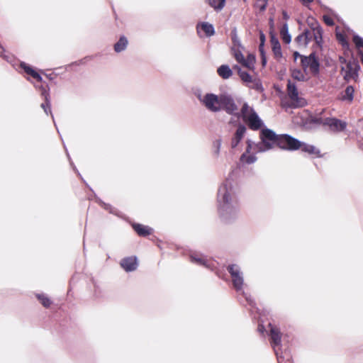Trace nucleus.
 Returning <instances> with one entry per match:
<instances>
[{"instance_id":"nucleus-41","label":"nucleus","mask_w":363,"mask_h":363,"mask_svg":"<svg viewBox=\"0 0 363 363\" xmlns=\"http://www.w3.org/2000/svg\"><path fill=\"white\" fill-rule=\"evenodd\" d=\"M3 52V48L0 45V55Z\"/></svg>"},{"instance_id":"nucleus-40","label":"nucleus","mask_w":363,"mask_h":363,"mask_svg":"<svg viewBox=\"0 0 363 363\" xmlns=\"http://www.w3.org/2000/svg\"><path fill=\"white\" fill-rule=\"evenodd\" d=\"M269 23H270L271 27L272 28L274 26V21H273L272 18L269 19Z\"/></svg>"},{"instance_id":"nucleus-4","label":"nucleus","mask_w":363,"mask_h":363,"mask_svg":"<svg viewBox=\"0 0 363 363\" xmlns=\"http://www.w3.org/2000/svg\"><path fill=\"white\" fill-rule=\"evenodd\" d=\"M302 68H294L291 70V75L295 80L304 82L311 77L315 76L319 72V63L313 55L308 57L301 58Z\"/></svg>"},{"instance_id":"nucleus-17","label":"nucleus","mask_w":363,"mask_h":363,"mask_svg":"<svg viewBox=\"0 0 363 363\" xmlns=\"http://www.w3.org/2000/svg\"><path fill=\"white\" fill-rule=\"evenodd\" d=\"M359 69V65L353 62H348L347 65V70L345 71V74L344 78L346 80H349L350 79H354L357 76V72Z\"/></svg>"},{"instance_id":"nucleus-25","label":"nucleus","mask_w":363,"mask_h":363,"mask_svg":"<svg viewBox=\"0 0 363 363\" xmlns=\"http://www.w3.org/2000/svg\"><path fill=\"white\" fill-rule=\"evenodd\" d=\"M128 45V40L125 37H121L119 40L114 45V50L116 52L123 51Z\"/></svg>"},{"instance_id":"nucleus-9","label":"nucleus","mask_w":363,"mask_h":363,"mask_svg":"<svg viewBox=\"0 0 363 363\" xmlns=\"http://www.w3.org/2000/svg\"><path fill=\"white\" fill-rule=\"evenodd\" d=\"M228 269L231 275L234 287L237 291H240L243 286V277L240 267L236 264H232Z\"/></svg>"},{"instance_id":"nucleus-11","label":"nucleus","mask_w":363,"mask_h":363,"mask_svg":"<svg viewBox=\"0 0 363 363\" xmlns=\"http://www.w3.org/2000/svg\"><path fill=\"white\" fill-rule=\"evenodd\" d=\"M234 68L238 71V73L242 81L245 83L247 86L256 89H259L260 88L261 85L258 80L253 79L252 77L248 73L242 71L240 67L235 66Z\"/></svg>"},{"instance_id":"nucleus-33","label":"nucleus","mask_w":363,"mask_h":363,"mask_svg":"<svg viewBox=\"0 0 363 363\" xmlns=\"http://www.w3.org/2000/svg\"><path fill=\"white\" fill-rule=\"evenodd\" d=\"M220 147H221V141H220V140H216L213 143V149H214L213 150V153H214L216 157H218L219 155Z\"/></svg>"},{"instance_id":"nucleus-30","label":"nucleus","mask_w":363,"mask_h":363,"mask_svg":"<svg viewBox=\"0 0 363 363\" xmlns=\"http://www.w3.org/2000/svg\"><path fill=\"white\" fill-rule=\"evenodd\" d=\"M295 42L297 43V45L299 47L305 48L308 44V40L307 39V35H306L305 32L303 33L298 35L296 39Z\"/></svg>"},{"instance_id":"nucleus-16","label":"nucleus","mask_w":363,"mask_h":363,"mask_svg":"<svg viewBox=\"0 0 363 363\" xmlns=\"http://www.w3.org/2000/svg\"><path fill=\"white\" fill-rule=\"evenodd\" d=\"M246 128L244 125H239L231 141V147L235 148L239 144L245 135Z\"/></svg>"},{"instance_id":"nucleus-23","label":"nucleus","mask_w":363,"mask_h":363,"mask_svg":"<svg viewBox=\"0 0 363 363\" xmlns=\"http://www.w3.org/2000/svg\"><path fill=\"white\" fill-rule=\"evenodd\" d=\"M217 72L218 75L221 77L223 79H228L233 74V72L229 67V66L224 65L219 67Z\"/></svg>"},{"instance_id":"nucleus-1","label":"nucleus","mask_w":363,"mask_h":363,"mask_svg":"<svg viewBox=\"0 0 363 363\" xmlns=\"http://www.w3.org/2000/svg\"><path fill=\"white\" fill-rule=\"evenodd\" d=\"M238 184L227 178L219 186L217 193L218 211L225 220L235 218L239 212Z\"/></svg>"},{"instance_id":"nucleus-12","label":"nucleus","mask_w":363,"mask_h":363,"mask_svg":"<svg viewBox=\"0 0 363 363\" xmlns=\"http://www.w3.org/2000/svg\"><path fill=\"white\" fill-rule=\"evenodd\" d=\"M247 143L246 152L241 155L240 160L243 163L252 164L257 160L254 154L257 152H256L257 149L255 147V144L252 142L248 140Z\"/></svg>"},{"instance_id":"nucleus-32","label":"nucleus","mask_w":363,"mask_h":363,"mask_svg":"<svg viewBox=\"0 0 363 363\" xmlns=\"http://www.w3.org/2000/svg\"><path fill=\"white\" fill-rule=\"evenodd\" d=\"M37 298L45 308H48L50 306L51 301L45 294H38Z\"/></svg>"},{"instance_id":"nucleus-7","label":"nucleus","mask_w":363,"mask_h":363,"mask_svg":"<svg viewBox=\"0 0 363 363\" xmlns=\"http://www.w3.org/2000/svg\"><path fill=\"white\" fill-rule=\"evenodd\" d=\"M243 120L247 123L249 127L253 130H257L262 125V121L259 118L252 108L245 104L241 109Z\"/></svg>"},{"instance_id":"nucleus-38","label":"nucleus","mask_w":363,"mask_h":363,"mask_svg":"<svg viewBox=\"0 0 363 363\" xmlns=\"http://www.w3.org/2000/svg\"><path fill=\"white\" fill-rule=\"evenodd\" d=\"M282 15H283V18L285 19V20H288L289 16V15L287 14V13L286 11H283L282 12Z\"/></svg>"},{"instance_id":"nucleus-20","label":"nucleus","mask_w":363,"mask_h":363,"mask_svg":"<svg viewBox=\"0 0 363 363\" xmlns=\"http://www.w3.org/2000/svg\"><path fill=\"white\" fill-rule=\"evenodd\" d=\"M271 42L274 57L277 60L281 59L282 57V53L280 43H279L277 39L273 37L272 38Z\"/></svg>"},{"instance_id":"nucleus-31","label":"nucleus","mask_w":363,"mask_h":363,"mask_svg":"<svg viewBox=\"0 0 363 363\" xmlns=\"http://www.w3.org/2000/svg\"><path fill=\"white\" fill-rule=\"evenodd\" d=\"M298 149H301L303 151L308 152L311 155H318L319 153V151L314 146L301 143L300 147Z\"/></svg>"},{"instance_id":"nucleus-2","label":"nucleus","mask_w":363,"mask_h":363,"mask_svg":"<svg viewBox=\"0 0 363 363\" xmlns=\"http://www.w3.org/2000/svg\"><path fill=\"white\" fill-rule=\"evenodd\" d=\"M261 141L255 144L256 152H266L276 146L284 150H295L300 147L301 142L288 135H277L268 128L260 132Z\"/></svg>"},{"instance_id":"nucleus-29","label":"nucleus","mask_w":363,"mask_h":363,"mask_svg":"<svg viewBox=\"0 0 363 363\" xmlns=\"http://www.w3.org/2000/svg\"><path fill=\"white\" fill-rule=\"evenodd\" d=\"M208 4L216 11H220L225 6V0H207Z\"/></svg>"},{"instance_id":"nucleus-27","label":"nucleus","mask_w":363,"mask_h":363,"mask_svg":"<svg viewBox=\"0 0 363 363\" xmlns=\"http://www.w3.org/2000/svg\"><path fill=\"white\" fill-rule=\"evenodd\" d=\"M353 42L355 44L360 55L361 60L363 63V38H360L358 35H354Z\"/></svg>"},{"instance_id":"nucleus-3","label":"nucleus","mask_w":363,"mask_h":363,"mask_svg":"<svg viewBox=\"0 0 363 363\" xmlns=\"http://www.w3.org/2000/svg\"><path fill=\"white\" fill-rule=\"evenodd\" d=\"M197 99L206 109L212 112L225 110L230 114H237L238 108L233 99L226 94L216 95L212 93L198 94Z\"/></svg>"},{"instance_id":"nucleus-39","label":"nucleus","mask_w":363,"mask_h":363,"mask_svg":"<svg viewBox=\"0 0 363 363\" xmlns=\"http://www.w3.org/2000/svg\"><path fill=\"white\" fill-rule=\"evenodd\" d=\"M301 1L303 2V4H307V3L312 2L313 0H301Z\"/></svg>"},{"instance_id":"nucleus-34","label":"nucleus","mask_w":363,"mask_h":363,"mask_svg":"<svg viewBox=\"0 0 363 363\" xmlns=\"http://www.w3.org/2000/svg\"><path fill=\"white\" fill-rule=\"evenodd\" d=\"M268 0H257L255 6L260 11H264L267 7Z\"/></svg>"},{"instance_id":"nucleus-35","label":"nucleus","mask_w":363,"mask_h":363,"mask_svg":"<svg viewBox=\"0 0 363 363\" xmlns=\"http://www.w3.org/2000/svg\"><path fill=\"white\" fill-rule=\"evenodd\" d=\"M323 19H324V21L325 23L328 25V26H332L333 25V21L332 20V18L330 17H328V16H324L323 17Z\"/></svg>"},{"instance_id":"nucleus-8","label":"nucleus","mask_w":363,"mask_h":363,"mask_svg":"<svg viewBox=\"0 0 363 363\" xmlns=\"http://www.w3.org/2000/svg\"><path fill=\"white\" fill-rule=\"evenodd\" d=\"M308 22L312 26L311 29L305 31L308 43L314 40L316 44L319 45L322 39V30L313 18H309Z\"/></svg>"},{"instance_id":"nucleus-36","label":"nucleus","mask_w":363,"mask_h":363,"mask_svg":"<svg viewBox=\"0 0 363 363\" xmlns=\"http://www.w3.org/2000/svg\"><path fill=\"white\" fill-rule=\"evenodd\" d=\"M259 39L261 41V44H260V47H261L265 40L264 35L262 32H260V34H259Z\"/></svg>"},{"instance_id":"nucleus-14","label":"nucleus","mask_w":363,"mask_h":363,"mask_svg":"<svg viewBox=\"0 0 363 363\" xmlns=\"http://www.w3.org/2000/svg\"><path fill=\"white\" fill-rule=\"evenodd\" d=\"M324 125L330 127L332 130L340 131L345 128L346 123L334 118H328L325 119Z\"/></svg>"},{"instance_id":"nucleus-42","label":"nucleus","mask_w":363,"mask_h":363,"mask_svg":"<svg viewBox=\"0 0 363 363\" xmlns=\"http://www.w3.org/2000/svg\"><path fill=\"white\" fill-rule=\"evenodd\" d=\"M104 208H105L106 209H108V205H107V204H104Z\"/></svg>"},{"instance_id":"nucleus-13","label":"nucleus","mask_w":363,"mask_h":363,"mask_svg":"<svg viewBox=\"0 0 363 363\" xmlns=\"http://www.w3.org/2000/svg\"><path fill=\"white\" fill-rule=\"evenodd\" d=\"M270 335H271L272 344L274 345V352L276 353L278 362H279V363H282L281 359H284V357L279 354V349L277 348V347L279 346L281 343V333H280L279 329L271 326Z\"/></svg>"},{"instance_id":"nucleus-10","label":"nucleus","mask_w":363,"mask_h":363,"mask_svg":"<svg viewBox=\"0 0 363 363\" xmlns=\"http://www.w3.org/2000/svg\"><path fill=\"white\" fill-rule=\"evenodd\" d=\"M287 91L293 106H303L306 104L305 100L298 96V92L295 85L290 82L287 85Z\"/></svg>"},{"instance_id":"nucleus-21","label":"nucleus","mask_w":363,"mask_h":363,"mask_svg":"<svg viewBox=\"0 0 363 363\" xmlns=\"http://www.w3.org/2000/svg\"><path fill=\"white\" fill-rule=\"evenodd\" d=\"M133 227L136 233L141 236L149 235L152 233V228L140 224H133Z\"/></svg>"},{"instance_id":"nucleus-18","label":"nucleus","mask_w":363,"mask_h":363,"mask_svg":"<svg viewBox=\"0 0 363 363\" xmlns=\"http://www.w3.org/2000/svg\"><path fill=\"white\" fill-rule=\"evenodd\" d=\"M191 259L193 262L200 265H203L206 268H212L213 263L211 261L207 259L205 257L199 255H193L191 256Z\"/></svg>"},{"instance_id":"nucleus-19","label":"nucleus","mask_w":363,"mask_h":363,"mask_svg":"<svg viewBox=\"0 0 363 363\" xmlns=\"http://www.w3.org/2000/svg\"><path fill=\"white\" fill-rule=\"evenodd\" d=\"M40 89L42 91L41 94L43 96H44V99H45V103H43L41 104V108L44 110V111L46 114H48V113L52 114L51 110H50V101L49 94L45 88L41 86ZM51 116H52V118H53V116L52 115H51Z\"/></svg>"},{"instance_id":"nucleus-24","label":"nucleus","mask_w":363,"mask_h":363,"mask_svg":"<svg viewBox=\"0 0 363 363\" xmlns=\"http://www.w3.org/2000/svg\"><path fill=\"white\" fill-rule=\"evenodd\" d=\"M353 94L354 88L352 86H348L342 94L340 99L342 101H347L351 102L353 99Z\"/></svg>"},{"instance_id":"nucleus-22","label":"nucleus","mask_w":363,"mask_h":363,"mask_svg":"<svg viewBox=\"0 0 363 363\" xmlns=\"http://www.w3.org/2000/svg\"><path fill=\"white\" fill-rule=\"evenodd\" d=\"M21 67L23 69L25 72H26L28 74L32 76L37 81H38V82L42 81V77H40V75L38 72H36L34 69H33V68H31L30 66H28V65H26L24 62H22L21 64Z\"/></svg>"},{"instance_id":"nucleus-26","label":"nucleus","mask_w":363,"mask_h":363,"mask_svg":"<svg viewBox=\"0 0 363 363\" xmlns=\"http://www.w3.org/2000/svg\"><path fill=\"white\" fill-rule=\"evenodd\" d=\"M280 34H281L283 42H284L285 43H287V44L291 42V38L289 33L288 25L286 23L283 24V26L281 28V30H280Z\"/></svg>"},{"instance_id":"nucleus-15","label":"nucleus","mask_w":363,"mask_h":363,"mask_svg":"<svg viewBox=\"0 0 363 363\" xmlns=\"http://www.w3.org/2000/svg\"><path fill=\"white\" fill-rule=\"evenodd\" d=\"M121 265L126 272L134 271L138 266L137 259L133 257L123 259L121 262Z\"/></svg>"},{"instance_id":"nucleus-5","label":"nucleus","mask_w":363,"mask_h":363,"mask_svg":"<svg viewBox=\"0 0 363 363\" xmlns=\"http://www.w3.org/2000/svg\"><path fill=\"white\" fill-rule=\"evenodd\" d=\"M232 50L233 56L238 62L250 70L254 69L255 64V57L254 55L247 53L245 57L243 54L244 48L238 42L235 43Z\"/></svg>"},{"instance_id":"nucleus-28","label":"nucleus","mask_w":363,"mask_h":363,"mask_svg":"<svg viewBox=\"0 0 363 363\" xmlns=\"http://www.w3.org/2000/svg\"><path fill=\"white\" fill-rule=\"evenodd\" d=\"M199 29L202 30L207 36H211L214 33L213 26L208 23H202L199 26Z\"/></svg>"},{"instance_id":"nucleus-37","label":"nucleus","mask_w":363,"mask_h":363,"mask_svg":"<svg viewBox=\"0 0 363 363\" xmlns=\"http://www.w3.org/2000/svg\"><path fill=\"white\" fill-rule=\"evenodd\" d=\"M294 60H297L298 57H300L301 59L302 57H305L304 56H301V55L298 52H295L294 53Z\"/></svg>"},{"instance_id":"nucleus-6","label":"nucleus","mask_w":363,"mask_h":363,"mask_svg":"<svg viewBox=\"0 0 363 363\" xmlns=\"http://www.w3.org/2000/svg\"><path fill=\"white\" fill-rule=\"evenodd\" d=\"M243 120L247 123L249 127L253 130H257L262 125V121L259 118L252 108L245 104L241 109Z\"/></svg>"}]
</instances>
